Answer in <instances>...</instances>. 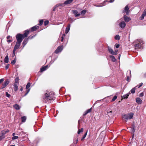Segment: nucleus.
<instances>
[{
  "instance_id": "obj_31",
  "label": "nucleus",
  "mask_w": 146,
  "mask_h": 146,
  "mask_svg": "<svg viewBox=\"0 0 146 146\" xmlns=\"http://www.w3.org/2000/svg\"><path fill=\"white\" fill-rule=\"evenodd\" d=\"M87 132H88V131H87L85 133V134H84V136H83V137L81 139V141H82L86 137V136L87 134Z\"/></svg>"
},
{
  "instance_id": "obj_59",
  "label": "nucleus",
  "mask_w": 146,
  "mask_h": 146,
  "mask_svg": "<svg viewBox=\"0 0 146 146\" xmlns=\"http://www.w3.org/2000/svg\"><path fill=\"white\" fill-rule=\"evenodd\" d=\"M15 133H13L12 135H13V136H14L15 135Z\"/></svg>"
},
{
  "instance_id": "obj_10",
  "label": "nucleus",
  "mask_w": 146,
  "mask_h": 146,
  "mask_svg": "<svg viewBox=\"0 0 146 146\" xmlns=\"http://www.w3.org/2000/svg\"><path fill=\"white\" fill-rule=\"evenodd\" d=\"M146 15V9H145L144 10V11L142 14L141 15V16L140 17L139 19L141 20H143L145 16Z\"/></svg>"
},
{
  "instance_id": "obj_52",
  "label": "nucleus",
  "mask_w": 146,
  "mask_h": 146,
  "mask_svg": "<svg viewBox=\"0 0 146 146\" xmlns=\"http://www.w3.org/2000/svg\"><path fill=\"white\" fill-rule=\"evenodd\" d=\"M23 90V88L22 87H21V88L20 89V90L22 92Z\"/></svg>"
},
{
  "instance_id": "obj_2",
  "label": "nucleus",
  "mask_w": 146,
  "mask_h": 146,
  "mask_svg": "<svg viewBox=\"0 0 146 146\" xmlns=\"http://www.w3.org/2000/svg\"><path fill=\"white\" fill-rule=\"evenodd\" d=\"M39 28V26L37 25H36L29 29H27L24 31L23 34L18 33L15 36H27L29 34H31L32 32L36 31Z\"/></svg>"
},
{
  "instance_id": "obj_17",
  "label": "nucleus",
  "mask_w": 146,
  "mask_h": 146,
  "mask_svg": "<svg viewBox=\"0 0 146 146\" xmlns=\"http://www.w3.org/2000/svg\"><path fill=\"white\" fill-rule=\"evenodd\" d=\"M136 101L137 103L139 104H141L142 102V100L139 98H136Z\"/></svg>"
},
{
  "instance_id": "obj_60",
  "label": "nucleus",
  "mask_w": 146,
  "mask_h": 146,
  "mask_svg": "<svg viewBox=\"0 0 146 146\" xmlns=\"http://www.w3.org/2000/svg\"><path fill=\"white\" fill-rule=\"evenodd\" d=\"M144 76H145V77H146V73L145 74Z\"/></svg>"
},
{
  "instance_id": "obj_39",
  "label": "nucleus",
  "mask_w": 146,
  "mask_h": 146,
  "mask_svg": "<svg viewBox=\"0 0 146 146\" xmlns=\"http://www.w3.org/2000/svg\"><path fill=\"white\" fill-rule=\"evenodd\" d=\"M117 98V96H115L113 98L112 100V101L113 102L115 101V100Z\"/></svg>"
},
{
  "instance_id": "obj_18",
  "label": "nucleus",
  "mask_w": 146,
  "mask_h": 146,
  "mask_svg": "<svg viewBox=\"0 0 146 146\" xmlns=\"http://www.w3.org/2000/svg\"><path fill=\"white\" fill-rule=\"evenodd\" d=\"M74 0H67L64 2L65 5H67L71 3Z\"/></svg>"
},
{
  "instance_id": "obj_29",
  "label": "nucleus",
  "mask_w": 146,
  "mask_h": 146,
  "mask_svg": "<svg viewBox=\"0 0 146 146\" xmlns=\"http://www.w3.org/2000/svg\"><path fill=\"white\" fill-rule=\"evenodd\" d=\"M22 122L23 123L25 122L26 120V117L25 116H23L21 117Z\"/></svg>"
},
{
  "instance_id": "obj_35",
  "label": "nucleus",
  "mask_w": 146,
  "mask_h": 146,
  "mask_svg": "<svg viewBox=\"0 0 146 146\" xmlns=\"http://www.w3.org/2000/svg\"><path fill=\"white\" fill-rule=\"evenodd\" d=\"M131 132L133 133L135 132V126L134 125H133L132 127L131 128Z\"/></svg>"
},
{
  "instance_id": "obj_6",
  "label": "nucleus",
  "mask_w": 146,
  "mask_h": 146,
  "mask_svg": "<svg viewBox=\"0 0 146 146\" xmlns=\"http://www.w3.org/2000/svg\"><path fill=\"white\" fill-rule=\"evenodd\" d=\"M63 48L62 46H59L58 47L56 50L54 51V53L56 54H58L61 52Z\"/></svg>"
},
{
  "instance_id": "obj_20",
  "label": "nucleus",
  "mask_w": 146,
  "mask_h": 146,
  "mask_svg": "<svg viewBox=\"0 0 146 146\" xmlns=\"http://www.w3.org/2000/svg\"><path fill=\"white\" fill-rule=\"evenodd\" d=\"M18 84H14V89L15 91H16L18 90Z\"/></svg>"
},
{
  "instance_id": "obj_5",
  "label": "nucleus",
  "mask_w": 146,
  "mask_h": 146,
  "mask_svg": "<svg viewBox=\"0 0 146 146\" xmlns=\"http://www.w3.org/2000/svg\"><path fill=\"white\" fill-rule=\"evenodd\" d=\"M134 114L133 113L131 112L129 113L125 114L123 115V118L126 121L129 119H132L133 117Z\"/></svg>"
},
{
  "instance_id": "obj_63",
  "label": "nucleus",
  "mask_w": 146,
  "mask_h": 146,
  "mask_svg": "<svg viewBox=\"0 0 146 146\" xmlns=\"http://www.w3.org/2000/svg\"><path fill=\"white\" fill-rule=\"evenodd\" d=\"M63 35L64 36H65V34H63Z\"/></svg>"
},
{
  "instance_id": "obj_48",
  "label": "nucleus",
  "mask_w": 146,
  "mask_h": 146,
  "mask_svg": "<svg viewBox=\"0 0 146 146\" xmlns=\"http://www.w3.org/2000/svg\"><path fill=\"white\" fill-rule=\"evenodd\" d=\"M115 38L117 40H119L120 39V37H115Z\"/></svg>"
},
{
  "instance_id": "obj_25",
  "label": "nucleus",
  "mask_w": 146,
  "mask_h": 146,
  "mask_svg": "<svg viewBox=\"0 0 146 146\" xmlns=\"http://www.w3.org/2000/svg\"><path fill=\"white\" fill-rule=\"evenodd\" d=\"M5 137V136L3 134L1 133H0V141L4 139Z\"/></svg>"
},
{
  "instance_id": "obj_40",
  "label": "nucleus",
  "mask_w": 146,
  "mask_h": 146,
  "mask_svg": "<svg viewBox=\"0 0 146 146\" xmlns=\"http://www.w3.org/2000/svg\"><path fill=\"white\" fill-rule=\"evenodd\" d=\"M18 138V137L17 136H14L13 137H12V139L13 140H15V139H17Z\"/></svg>"
},
{
  "instance_id": "obj_13",
  "label": "nucleus",
  "mask_w": 146,
  "mask_h": 146,
  "mask_svg": "<svg viewBox=\"0 0 146 146\" xmlns=\"http://www.w3.org/2000/svg\"><path fill=\"white\" fill-rule=\"evenodd\" d=\"M108 50L110 54L113 55L116 54L115 53V52H114V51L111 48H110L109 47H108Z\"/></svg>"
},
{
  "instance_id": "obj_26",
  "label": "nucleus",
  "mask_w": 146,
  "mask_h": 146,
  "mask_svg": "<svg viewBox=\"0 0 146 146\" xmlns=\"http://www.w3.org/2000/svg\"><path fill=\"white\" fill-rule=\"evenodd\" d=\"M110 57L111 58L112 61L113 62H115L116 60V59L115 58V57L113 55H110Z\"/></svg>"
},
{
  "instance_id": "obj_41",
  "label": "nucleus",
  "mask_w": 146,
  "mask_h": 146,
  "mask_svg": "<svg viewBox=\"0 0 146 146\" xmlns=\"http://www.w3.org/2000/svg\"><path fill=\"white\" fill-rule=\"evenodd\" d=\"M57 5H56L55 6H54L53 7L52 9L53 11H55V9L56 7H58Z\"/></svg>"
},
{
  "instance_id": "obj_11",
  "label": "nucleus",
  "mask_w": 146,
  "mask_h": 146,
  "mask_svg": "<svg viewBox=\"0 0 146 146\" xmlns=\"http://www.w3.org/2000/svg\"><path fill=\"white\" fill-rule=\"evenodd\" d=\"M127 73H129V75L127 76L126 80L128 82H129L130 81V77L131 76V71L130 70L127 71Z\"/></svg>"
},
{
  "instance_id": "obj_36",
  "label": "nucleus",
  "mask_w": 146,
  "mask_h": 146,
  "mask_svg": "<svg viewBox=\"0 0 146 146\" xmlns=\"http://www.w3.org/2000/svg\"><path fill=\"white\" fill-rule=\"evenodd\" d=\"M135 88H133L130 91L131 93L134 94L135 93Z\"/></svg>"
},
{
  "instance_id": "obj_56",
  "label": "nucleus",
  "mask_w": 146,
  "mask_h": 146,
  "mask_svg": "<svg viewBox=\"0 0 146 146\" xmlns=\"http://www.w3.org/2000/svg\"><path fill=\"white\" fill-rule=\"evenodd\" d=\"M112 111H109V112H108V113H112Z\"/></svg>"
},
{
  "instance_id": "obj_1",
  "label": "nucleus",
  "mask_w": 146,
  "mask_h": 146,
  "mask_svg": "<svg viewBox=\"0 0 146 146\" xmlns=\"http://www.w3.org/2000/svg\"><path fill=\"white\" fill-rule=\"evenodd\" d=\"M55 94L54 92L48 90L46 91V93L43 96V101L46 103H50L51 101L54 100Z\"/></svg>"
},
{
  "instance_id": "obj_30",
  "label": "nucleus",
  "mask_w": 146,
  "mask_h": 146,
  "mask_svg": "<svg viewBox=\"0 0 146 146\" xmlns=\"http://www.w3.org/2000/svg\"><path fill=\"white\" fill-rule=\"evenodd\" d=\"M10 37H7V41L8 43H10L12 41V39H10Z\"/></svg>"
},
{
  "instance_id": "obj_22",
  "label": "nucleus",
  "mask_w": 146,
  "mask_h": 146,
  "mask_svg": "<svg viewBox=\"0 0 146 146\" xmlns=\"http://www.w3.org/2000/svg\"><path fill=\"white\" fill-rule=\"evenodd\" d=\"M130 94V93H129L127 94L124 95L123 96H122V97L124 99H127L128 98L129 94Z\"/></svg>"
},
{
  "instance_id": "obj_34",
  "label": "nucleus",
  "mask_w": 146,
  "mask_h": 146,
  "mask_svg": "<svg viewBox=\"0 0 146 146\" xmlns=\"http://www.w3.org/2000/svg\"><path fill=\"white\" fill-rule=\"evenodd\" d=\"M83 129L82 128H81L80 129H79L78 130V134H79L81 132H83Z\"/></svg>"
},
{
  "instance_id": "obj_53",
  "label": "nucleus",
  "mask_w": 146,
  "mask_h": 146,
  "mask_svg": "<svg viewBox=\"0 0 146 146\" xmlns=\"http://www.w3.org/2000/svg\"><path fill=\"white\" fill-rule=\"evenodd\" d=\"M64 37H61V41L62 42L63 41Z\"/></svg>"
},
{
  "instance_id": "obj_27",
  "label": "nucleus",
  "mask_w": 146,
  "mask_h": 146,
  "mask_svg": "<svg viewBox=\"0 0 146 146\" xmlns=\"http://www.w3.org/2000/svg\"><path fill=\"white\" fill-rule=\"evenodd\" d=\"M4 62L6 63H7L9 62V58L8 56H6L4 59Z\"/></svg>"
},
{
  "instance_id": "obj_42",
  "label": "nucleus",
  "mask_w": 146,
  "mask_h": 146,
  "mask_svg": "<svg viewBox=\"0 0 146 146\" xmlns=\"http://www.w3.org/2000/svg\"><path fill=\"white\" fill-rule=\"evenodd\" d=\"M16 62V60H13L11 62V64H13V65H14L15 63Z\"/></svg>"
},
{
  "instance_id": "obj_47",
  "label": "nucleus",
  "mask_w": 146,
  "mask_h": 146,
  "mask_svg": "<svg viewBox=\"0 0 146 146\" xmlns=\"http://www.w3.org/2000/svg\"><path fill=\"white\" fill-rule=\"evenodd\" d=\"M9 65H10L9 64H7V65L5 66V69L6 70L7 69L9 68Z\"/></svg>"
},
{
  "instance_id": "obj_3",
  "label": "nucleus",
  "mask_w": 146,
  "mask_h": 146,
  "mask_svg": "<svg viewBox=\"0 0 146 146\" xmlns=\"http://www.w3.org/2000/svg\"><path fill=\"white\" fill-rule=\"evenodd\" d=\"M25 37H16L17 42L14 47L13 51V57L15 56V51L17 49H19L20 46L21 44Z\"/></svg>"
},
{
  "instance_id": "obj_50",
  "label": "nucleus",
  "mask_w": 146,
  "mask_h": 146,
  "mask_svg": "<svg viewBox=\"0 0 146 146\" xmlns=\"http://www.w3.org/2000/svg\"><path fill=\"white\" fill-rule=\"evenodd\" d=\"M119 44H116L115 45V46L117 48H118L119 46Z\"/></svg>"
},
{
  "instance_id": "obj_33",
  "label": "nucleus",
  "mask_w": 146,
  "mask_h": 146,
  "mask_svg": "<svg viewBox=\"0 0 146 146\" xmlns=\"http://www.w3.org/2000/svg\"><path fill=\"white\" fill-rule=\"evenodd\" d=\"M87 12V11L86 10L84 9V10L82 11L81 12V14L82 15H84Z\"/></svg>"
},
{
  "instance_id": "obj_61",
  "label": "nucleus",
  "mask_w": 146,
  "mask_h": 146,
  "mask_svg": "<svg viewBox=\"0 0 146 146\" xmlns=\"http://www.w3.org/2000/svg\"><path fill=\"white\" fill-rule=\"evenodd\" d=\"M36 35H34L33 36H32V37H33V36H35Z\"/></svg>"
},
{
  "instance_id": "obj_45",
  "label": "nucleus",
  "mask_w": 146,
  "mask_h": 146,
  "mask_svg": "<svg viewBox=\"0 0 146 146\" xmlns=\"http://www.w3.org/2000/svg\"><path fill=\"white\" fill-rule=\"evenodd\" d=\"M143 84V83H141L139 85H138L137 86H136V87H137V86H138V88H140L142 86Z\"/></svg>"
},
{
  "instance_id": "obj_9",
  "label": "nucleus",
  "mask_w": 146,
  "mask_h": 146,
  "mask_svg": "<svg viewBox=\"0 0 146 146\" xmlns=\"http://www.w3.org/2000/svg\"><path fill=\"white\" fill-rule=\"evenodd\" d=\"M72 11L73 14L76 17H78L80 15V14L78 13V11L76 10H72Z\"/></svg>"
},
{
  "instance_id": "obj_4",
  "label": "nucleus",
  "mask_w": 146,
  "mask_h": 146,
  "mask_svg": "<svg viewBox=\"0 0 146 146\" xmlns=\"http://www.w3.org/2000/svg\"><path fill=\"white\" fill-rule=\"evenodd\" d=\"M144 42L141 39H137L133 42V44L135 49H139L143 46Z\"/></svg>"
},
{
  "instance_id": "obj_32",
  "label": "nucleus",
  "mask_w": 146,
  "mask_h": 146,
  "mask_svg": "<svg viewBox=\"0 0 146 146\" xmlns=\"http://www.w3.org/2000/svg\"><path fill=\"white\" fill-rule=\"evenodd\" d=\"M19 82V79L18 77H17L15 79V82L14 84H18Z\"/></svg>"
},
{
  "instance_id": "obj_37",
  "label": "nucleus",
  "mask_w": 146,
  "mask_h": 146,
  "mask_svg": "<svg viewBox=\"0 0 146 146\" xmlns=\"http://www.w3.org/2000/svg\"><path fill=\"white\" fill-rule=\"evenodd\" d=\"M31 86V84L29 82L26 86V89H28Z\"/></svg>"
},
{
  "instance_id": "obj_57",
  "label": "nucleus",
  "mask_w": 146,
  "mask_h": 146,
  "mask_svg": "<svg viewBox=\"0 0 146 146\" xmlns=\"http://www.w3.org/2000/svg\"><path fill=\"white\" fill-rule=\"evenodd\" d=\"M78 138H77L76 139V142H78Z\"/></svg>"
},
{
  "instance_id": "obj_46",
  "label": "nucleus",
  "mask_w": 146,
  "mask_h": 146,
  "mask_svg": "<svg viewBox=\"0 0 146 146\" xmlns=\"http://www.w3.org/2000/svg\"><path fill=\"white\" fill-rule=\"evenodd\" d=\"M144 94L143 92L141 93L139 95L140 97H142L144 96Z\"/></svg>"
},
{
  "instance_id": "obj_12",
  "label": "nucleus",
  "mask_w": 146,
  "mask_h": 146,
  "mask_svg": "<svg viewBox=\"0 0 146 146\" xmlns=\"http://www.w3.org/2000/svg\"><path fill=\"white\" fill-rule=\"evenodd\" d=\"M123 17L125 22H129L131 19L130 17L127 16L126 15H124Z\"/></svg>"
},
{
  "instance_id": "obj_55",
  "label": "nucleus",
  "mask_w": 146,
  "mask_h": 146,
  "mask_svg": "<svg viewBox=\"0 0 146 146\" xmlns=\"http://www.w3.org/2000/svg\"><path fill=\"white\" fill-rule=\"evenodd\" d=\"M114 0H110V3H112L114 1Z\"/></svg>"
},
{
  "instance_id": "obj_23",
  "label": "nucleus",
  "mask_w": 146,
  "mask_h": 146,
  "mask_svg": "<svg viewBox=\"0 0 146 146\" xmlns=\"http://www.w3.org/2000/svg\"><path fill=\"white\" fill-rule=\"evenodd\" d=\"M13 106L17 110H19L20 109L19 106L18 104H16L13 105Z\"/></svg>"
},
{
  "instance_id": "obj_54",
  "label": "nucleus",
  "mask_w": 146,
  "mask_h": 146,
  "mask_svg": "<svg viewBox=\"0 0 146 146\" xmlns=\"http://www.w3.org/2000/svg\"><path fill=\"white\" fill-rule=\"evenodd\" d=\"M117 52H118V50L116 49V50H115L114 52H115V53H116L117 54Z\"/></svg>"
},
{
  "instance_id": "obj_51",
  "label": "nucleus",
  "mask_w": 146,
  "mask_h": 146,
  "mask_svg": "<svg viewBox=\"0 0 146 146\" xmlns=\"http://www.w3.org/2000/svg\"><path fill=\"white\" fill-rule=\"evenodd\" d=\"M4 81V79L3 78L0 79V84L2 82Z\"/></svg>"
},
{
  "instance_id": "obj_58",
  "label": "nucleus",
  "mask_w": 146,
  "mask_h": 146,
  "mask_svg": "<svg viewBox=\"0 0 146 146\" xmlns=\"http://www.w3.org/2000/svg\"><path fill=\"white\" fill-rule=\"evenodd\" d=\"M115 36H119V35H116Z\"/></svg>"
},
{
  "instance_id": "obj_14",
  "label": "nucleus",
  "mask_w": 146,
  "mask_h": 146,
  "mask_svg": "<svg viewBox=\"0 0 146 146\" xmlns=\"http://www.w3.org/2000/svg\"><path fill=\"white\" fill-rule=\"evenodd\" d=\"M119 25L120 27L122 28H124L126 25L124 21L121 22Z\"/></svg>"
},
{
  "instance_id": "obj_62",
  "label": "nucleus",
  "mask_w": 146,
  "mask_h": 146,
  "mask_svg": "<svg viewBox=\"0 0 146 146\" xmlns=\"http://www.w3.org/2000/svg\"><path fill=\"white\" fill-rule=\"evenodd\" d=\"M10 146H15V145H11Z\"/></svg>"
},
{
  "instance_id": "obj_21",
  "label": "nucleus",
  "mask_w": 146,
  "mask_h": 146,
  "mask_svg": "<svg viewBox=\"0 0 146 146\" xmlns=\"http://www.w3.org/2000/svg\"><path fill=\"white\" fill-rule=\"evenodd\" d=\"M48 66L47 65L46 66H44L42 68H40V71L41 72H42L44 70H45L46 69L47 67Z\"/></svg>"
},
{
  "instance_id": "obj_24",
  "label": "nucleus",
  "mask_w": 146,
  "mask_h": 146,
  "mask_svg": "<svg viewBox=\"0 0 146 146\" xmlns=\"http://www.w3.org/2000/svg\"><path fill=\"white\" fill-rule=\"evenodd\" d=\"M9 132V130H7L6 131L5 130H3L2 131L1 133L3 134L4 135H5L7 133H8Z\"/></svg>"
},
{
  "instance_id": "obj_64",
  "label": "nucleus",
  "mask_w": 146,
  "mask_h": 146,
  "mask_svg": "<svg viewBox=\"0 0 146 146\" xmlns=\"http://www.w3.org/2000/svg\"><path fill=\"white\" fill-rule=\"evenodd\" d=\"M134 134H133V136H132L133 138L134 137Z\"/></svg>"
},
{
  "instance_id": "obj_8",
  "label": "nucleus",
  "mask_w": 146,
  "mask_h": 146,
  "mask_svg": "<svg viewBox=\"0 0 146 146\" xmlns=\"http://www.w3.org/2000/svg\"><path fill=\"white\" fill-rule=\"evenodd\" d=\"M9 83V81L8 79L6 80L2 84L1 86L2 89L4 88Z\"/></svg>"
},
{
  "instance_id": "obj_43",
  "label": "nucleus",
  "mask_w": 146,
  "mask_h": 146,
  "mask_svg": "<svg viewBox=\"0 0 146 146\" xmlns=\"http://www.w3.org/2000/svg\"><path fill=\"white\" fill-rule=\"evenodd\" d=\"M65 4H64V3H61V4H59V5H57V6L58 7V6H64L65 5Z\"/></svg>"
},
{
  "instance_id": "obj_44",
  "label": "nucleus",
  "mask_w": 146,
  "mask_h": 146,
  "mask_svg": "<svg viewBox=\"0 0 146 146\" xmlns=\"http://www.w3.org/2000/svg\"><path fill=\"white\" fill-rule=\"evenodd\" d=\"M6 96L8 97H9L10 96V95L7 92H6Z\"/></svg>"
},
{
  "instance_id": "obj_15",
  "label": "nucleus",
  "mask_w": 146,
  "mask_h": 146,
  "mask_svg": "<svg viewBox=\"0 0 146 146\" xmlns=\"http://www.w3.org/2000/svg\"><path fill=\"white\" fill-rule=\"evenodd\" d=\"M70 27V24H68L67 26L66 27L65 30V33L67 34L69 32Z\"/></svg>"
},
{
  "instance_id": "obj_7",
  "label": "nucleus",
  "mask_w": 146,
  "mask_h": 146,
  "mask_svg": "<svg viewBox=\"0 0 146 146\" xmlns=\"http://www.w3.org/2000/svg\"><path fill=\"white\" fill-rule=\"evenodd\" d=\"M130 12L129 8L128 5H127L124 8V10L123 11V13H126L127 15H128Z\"/></svg>"
},
{
  "instance_id": "obj_19",
  "label": "nucleus",
  "mask_w": 146,
  "mask_h": 146,
  "mask_svg": "<svg viewBox=\"0 0 146 146\" xmlns=\"http://www.w3.org/2000/svg\"><path fill=\"white\" fill-rule=\"evenodd\" d=\"M92 111V108L88 109L85 112V113L83 114V115H86L88 113H90Z\"/></svg>"
},
{
  "instance_id": "obj_38",
  "label": "nucleus",
  "mask_w": 146,
  "mask_h": 146,
  "mask_svg": "<svg viewBox=\"0 0 146 146\" xmlns=\"http://www.w3.org/2000/svg\"><path fill=\"white\" fill-rule=\"evenodd\" d=\"M49 22L48 20H46L44 21V25L45 26L47 25L49 23Z\"/></svg>"
},
{
  "instance_id": "obj_28",
  "label": "nucleus",
  "mask_w": 146,
  "mask_h": 146,
  "mask_svg": "<svg viewBox=\"0 0 146 146\" xmlns=\"http://www.w3.org/2000/svg\"><path fill=\"white\" fill-rule=\"evenodd\" d=\"M39 23L38 24L39 26H41L43 24L44 21L43 20H40L39 21Z\"/></svg>"
},
{
  "instance_id": "obj_49",
  "label": "nucleus",
  "mask_w": 146,
  "mask_h": 146,
  "mask_svg": "<svg viewBox=\"0 0 146 146\" xmlns=\"http://www.w3.org/2000/svg\"><path fill=\"white\" fill-rule=\"evenodd\" d=\"M30 89H29L27 91V92L25 94V96H26L28 94V93H29V91H30Z\"/></svg>"
},
{
  "instance_id": "obj_16",
  "label": "nucleus",
  "mask_w": 146,
  "mask_h": 146,
  "mask_svg": "<svg viewBox=\"0 0 146 146\" xmlns=\"http://www.w3.org/2000/svg\"><path fill=\"white\" fill-rule=\"evenodd\" d=\"M29 37H28V38H25L24 40L22 43V45H23V48L24 47V46H25V45L27 43L28 40V39L29 38Z\"/></svg>"
}]
</instances>
